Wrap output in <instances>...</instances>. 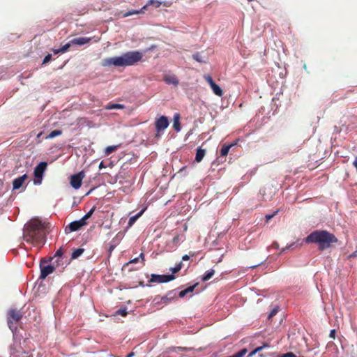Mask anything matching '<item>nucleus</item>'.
<instances>
[{
  "label": "nucleus",
  "instance_id": "49530a36",
  "mask_svg": "<svg viewBox=\"0 0 357 357\" xmlns=\"http://www.w3.org/2000/svg\"><path fill=\"white\" fill-rule=\"evenodd\" d=\"M186 294H187V292H186L185 289H183L178 293V296L180 298H183Z\"/></svg>",
  "mask_w": 357,
  "mask_h": 357
},
{
  "label": "nucleus",
  "instance_id": "2eb2a0df",
  "mask_svg": "<svg viewBox=\"0 0 357 357\" xmlns=\"http://www.w3.org/2000/svg\"><path fill=\"white\" fill-rule=\"evenodd\" d=\"M173 128L176 132L181 130L180 114L178 113H176L174 115Z\"/></svg>",
  "mask_w": 357,
  "mask_h": 357
},
{
  "label": "nucleus",
  "instance_id": "4c0bfd02",
  "mask_svg": "<svg viewBox=\"0 0 357 357\" xmlns=\"http://www.w3.org/2000/svg\"><path fill=\"white\" fill-rule=\"evenodd\" d=\"M52 56L51 54H47L43 61V64L47 63L49 61H50L52 60Z\"/></svg>",
  "mask_w": 357,
  "mask_h": 357
},
{
  "label": "nucleus",
  "instance_id": "13d9d810",
  "mask_svg": "<svg viewBox=\"0 0 357 357\" xmlns=\"http://www.w3.org/2000/svg\"><path fill=\"white\" fill-rule=\"evenodd\" d=\"M273 246H274L275 248H278L279 245L277 243H273Z\"/></svg>",
  "mask_w": 357,
  "mask_h": 357
},
{
  "label": "nucleus",
  "instance_id": "4d7b16f0",
  "mask_svg": "<svg viewBox=\"0 0 357 357\" xmlns=\"http://www.w3.org/2000/svg\"><path fill=\"white\" fill-rule=\"evenodd\" d=\"M135 356V353L134 352H130L125 357H133Z\"/></svg>",
  "mask_w": 357,
  "mask_h": 357
},
{
  "label": "nucleus",
  "instance_id": "a18cd8bd",
  "mask_svg": "<svg viewBox=\"0 0 357 357\" xmlns=\"http://www.w3.org/2000/svg\"><path fill=\"white\" fill-rule=\"evenodd\" d=\"M335 333H336L335 329L331 330L330 333H329V337L331 338L334 339L335 337Z\"/></svg>",
  "mask_w": 357,
  "mask_h": 357
},
{
  "label": "nucleus",
  "instance_id": "c03bdc74",
  "mask_svg": "<svg viewBox=\"0 0 357 357\" xmlns=\"http://www.w3.org/2000/svg\"><path fill=\"white\" fill-rule=\"evenodd\" d=\"M138 257H139L140 265H141L140 266H142L144 265V254L141 253Z\"/></svg>",
  "mask_w": 357,
  "mask_h": 357
},
{
  "label": "nucleus",
  "instance_id": "8fccbe9b",
  "mask_svg": "<svg viewBox=\"0 0 357 357\" xmlns=\"http://www.w3.org/2000/svg\"><path fill=\"white\" fill-rule=\"evenodd\" d=\"M189 259H190V256H188V255H185L182 257L183 261H188Z\"/></svg>",
  "mask_w": 357,
  "mask_h": 357
},
{
  "label": "nucleus",
  "instance_id": "603ef678",
  "mask_svg": "<svg viewBox=\"0 0 357 357\" xmlns=\"http://www.w3.org/2000/svg\"><path fill=\"white\" fill-rule=\"evenodd\" d=\"M53 52L54 54L62 53L61 52H60V48L53 50Z\"/></svg>",
  "mask_w": 357,
  "mask_h": 357
},
{
  "label": "nucleus",
  "instance_id": "f3484780",
  "mask_svg": "<svg viewBox=\"0 0 357 357\" xmlns=\"http://www.w3.org/2000/svg\"><path fill=\"white\" fill-rule=\"evenodd\" d=\"M236 144V143H231L229 145H224L220 150V155L226 156L228 154L229 149Z\"/></svg>",
  "mask_w": 357,
  "mask_h": 357
},
{
  "label": "nucleus",
  "instance_id": "393cba45",
  "mask_svg": "<svg viewBox=\"0 0 357 357\" xmlns=\"http://www.w3.org/2000/svg\"><path fill=\"white\" fill-rule=\"evenodd\" d=\"M142 213L143 211H141L136 215L131 216L128 220V226H132L135 222V221L139 218V216L142 214Z\"/></svg>",
  "mask_w": 357,
  "mask_h": 357
},
{
  "label": "nucleus",
  "instance_id": "bb28decb",
  "mask_svg": "<svg viewBox=\"0 0 357 357\" xmlns=\"http://www.w3.org/2000/svg\"><path fill=\"white\" fill-rule=\"evenodd\" d=\"M280 307L278 305H275L270 312L268 315V319H271L277 313L279 312Z\"/></svg>",
  "mask_w": 357,
  "mask_h": 357
},
{
  "label": "nucleus",
  "instance_id": "a19ab883",
  "mask_svg": "<svg viewBox=\"0 0 357 357\" xmlns=\"http://www.w3.org/2000/svg\"><path fill=\"white\" fill-rule=\"evenodd\" d=\"M137 263H140L139 257H135V258L132 259V260H130V261L127 264V265L132 264H137Z\"/></svg>",
  "mask_w": 357,
  "mask_h": 357
},
{
  "label": "nucleus",
  "instance_id": "58836bf2",
  "mask_svg": "<svg viewBox=\"0 0 357 357\" xmlns=\"http://www.w3.org/2000/svg\"><path fill=\"white\" fill-rule=\"evenodd\" d=\"M197 284H198L196 283V284H195L193 285H190V286L188 287L186 289H185L186 292H187V294L192 292Z\"/></svg>",
  "mask_w": 357,
  "mask_h": 357
},
{
  "label": "nucleus",
  "instance_id": "79ce46f5",
  "mask_svg": "<svg viewBox=\"0 0 357 357\" xmlns=\"http://www.w3.org/2000/svg\"><path fill=\"white\" fill-rule=\"evenodd\" d=\"M280 357H296V355L293 352H287L280 356Z\"/></svg>",
  "mask_w": 357,
  "mask_h": 357
},
{
  "label": "nucleus",
  "instance_id": "ea45409f",
  "mask_svg": "<svg viewBox=\"0 0 357 357\" xmlns=\"http://www.w3.org/2000/svg\"><path fill=\"white\" fill-rule=\"evenodd\" d=\"M261 351V349H259V347H257L256 349H255L254 350H252L248 355L247 357H252L254 355H255L257 353H258L259 351Z\"/></svg>",
  "mask_w": 357,
  "mask_h": 357
},
{
  "label": "nucleus",
  "instance_id": "c9c22d12",
  "mask_svg": "<svg viewBox=\"0 0 357 357\" xmlns=\"http://www.w3.org/2000/svg\"><path fill=\"white\" fill-rule=\"evenodd\" d=\"M279 210H276L273 213L271 214H267L265 215V218H266V220L268 222V220H270L271 219H272L278 213Z\"/></svg>",
  "mask_w": 357,
  "mask_h": 357
},
{
  "label": "nucleus",
  "instance_id": "c85d7f7f",
  "mask_svg": "<svg viewBox=\"0 0 357 357\" xmlns=\"http://www.w3.org/2000/svg\"><path fill=\"white\" fill-rule=\"evenodd\" d=\"M298 245V242H294V243L287 245L285 248H284L282 250L281 252H286L288 250L294 249V248L297 247Z\"/></svg>",
  "mask_w": 357,
  "mask_h": 357
},
{
  "label": "nucleus",
  "instance_id": "412c9836",
  "mask_svg": "<svg viewBox=\"0 0 357 357\" xmlns=\"http://www.w3.org/2000/svg\"><path fill=\"white\" fill-rule=\"evenodd\" d=\"M162 2L158 0H149L148 3L142 7L143 10H145L148 6L152 5L155 8H159Z\"/></svg>",
  "mask_w": 357,
  "mask_h": 357
},
{
  "label": "nucleus",
  "instance_id": "1a4fd4ad",
  "mask_svg": "<svg viewBox=\"0 0 357 357\" xmlns=\"http://www.w3.org/2000/svg\"><path fill=\"white\" fill-rule=\"evenodd\" d=\"M84 177L83 172L73 174L70 177V185L75 189H78L81 187L82 181Z\"/></svg>",
  "mask_w": 357,
  "mask_h": 357
},
{
  "label": "nucleus",
  "instance_id": "cd10ccee",
  "mask_svg": "<svg viewBox=\"0 0 357 357\" xmlns=\"http://www.w3.org/2000/svg\"><path fill=\"white\" fill-rule=\"evenodd\" d=\"M193 349L192 347H177L174 348V351L176 352L182 351V352H188Z\"/></svg>",
  "mask_w": 357,
  "mask_h": 357
},
{
  "label": "nucleus",
  "instance_id": "f8f14e48",
  "mask_svg": "<svg viewBox=\"0 0 357 357\" xmlns=\"http://www.w3.org/2000/svg\"><path fill=\"white\" fill-rule=\"evenodd\" d=\"M27 178V175L25 174H23L22 176L18 177V178H16L13 180V190H18L20 189L24 181Z\"/></svg>",
  "mask_w": 357,
  "mask_h": 357
},
{
  "label": "nucleus",
  "instance_id": "b1692460",
  "mask_svg": "<svg viewBox=\"0 0 357 357\" xmlns=\"http://www.w3.org/2000/svg\"><path fill=\"white\" fill-rule=\"evenodd\" d=\"M84 248H77L72 252L71 258L77 259L79 257H80L84 253Z\"/></svg>",
  "mask_w": 357,
  "mask_h": 357
},
{
  "label": "nucleus",
  "instance_id": "c756f323",
  "mask_svg": "<svg viewBox=\"0 0 357 357\" xmlns=\"http://www.w3.org/2000/svg\"><path fill=\"white\" fill-rule=\"evenodd\" d=\"M143 13V9L142 8L139 10H131V11H128L127 13H126L123 16L124 17H128V16H130L132 15H134V14H139V13Z\"/></svg>",
  "mask_w": 357,
  "mask_h": 357
},
{
  "label": "nucleus",
  "instance_id": "052dcab7",
  "mask_svg": "<svg viewBox=\"0 0 357 357\" xmlns=\"http://www.w3.org/2000/svg\"><path fill=\"white\" fill-rule=\"evenodd\" d=\"M91 190H91L89 192H87V193H86V195H89V193L91 192Z\"/></svg>",
  "mask_w": 357,
  "mask_h": 357
},
{
  "label": "nucleus",
  "instance_id": "de8ad7c7",
  "mask_svg": "<svg viewBox=\"0 0 357 357\" xmlns=\"http://www.w3.org/2000/svg\"><path fill=\"white\" fill-rule=\"evenodd\" d=\"M259 349H261V351L265 348H268L270 347V344H268V343H264L261 346L259 347Z\"/></svg>",
  "mask_w": 357,
  "mask_h": 357
},
{
  "label": "nucleus",
  "instance_id": "f704fd0d",
  "mask_svg": "<svg viewBox=\"0 0 357 357\" xmlns=\"http://www.w3.org/2000/svg\"><path fill=\"white\" fill-rule=\"evenodd\" d=\"M116 314L121 316H126L128 314L127 308H121L116 312Z\"/></svg>",
  "mask_w": 357,
  "mask_h": 357
},
{
  "label": "nucleus",
  "instance_id": "4be33fe9",
  "mask_svg": "<svg viewBox=\"0 0 357 357\" xmlns=\"http://www.w3.org/2000/svg\"><path fill=\"white\" fill-rule=\"evenodd\" d=\"M215 273V271L213 269H209L205 272V273L202 276L203 281H208L210 280Z\"/></svg>",
  "mask_w": 357,
  "mask_h": 357
},
{
  "label": "nucleus",
  "instance_id": "2f4dec72",
  "mask_svg": "<svg viewBox=\"0 0 357 357\" xmlns=\"http://www.w3.org/2000/svg\"><path fill=\"white\" fill-rule=\"evenodd\" d=\"M182 268V262H180L179 264H176L174 267L171 268L170 270L172 271V273H176L178 272Z\"/></svg>",
  "mask_w": 357,
  "mask_h": 357
},
{
  "label": "nucleus",
  "instance_id": "39448f33",
  "mask_svg": "<svg viewBox=\"0 0 357 357\" xmlns=\"http://www.w3.org/2000/svg\"><path fill=\"white\" fill-rule=\"evenodd\" d=\"M47 167V163L45 161H42L34 168L33 174L36 178L34 184L38 185L41 183V179Z\"/></svg>",
  "mask_w": 357,
  "mask_h": 357
},
{
  "label": "nucleus",
  "instance_id": "9b49d317",
  "mask_svg": "<svg viewBox=\"0 0 357 357\" xmlns=\"http://www.w3.org/2000/svg\"><path fill=\"white\" fill-rule=\"evenodd\" d=\"M176 296H177L176 289L171 290V291H168L166 295H165L164 296H162L161 298V302L162 303L167 304L169 302L174 300L175 298H176Z\"/></svg>",
  "mask_w": 357,
  "mask_h": 357
},
{
  "label": "nucleus",
  "instance_id": "0eeeda50",
  "mask_svg": "<svg viewBox=\"0 0 357 357\" xmlns=\"http://www.w3.org/2000/svg\"><path fill=\"white\" fill-rule=\"evenodd\" d=\"M44 263H46V261L42 260L40 264V275L39 278L42 280L46 278L54 271V267L53 266L50 264L44 265Z\"/></svg>",
  "mask_w": 357,
  "mask_h": 357
},
{
  "label": "nucleus",
  "instance_id": "864d4df0",
  "mask_svg": "<svg viewBox=\"0 0 357 357\" xmlns=\"http://www.w3.org/2000/svg\"><path fill=\"white\" fill-rule=\"evenodd\" d=\"M106 166L104 165V162L103 161L100 162V163L99 164V169H101L102 168H105Z\"/></svg>",
  "mask_w": 357,
  "mask_h": 357
},
{
  "label": "nucleus",
  "instance_id": "20e7f679",
  "mask_svg": "<svg viewBox=\"0 0 357 357\" xmlns=\"http://www.w3.org/2000/svg\"><path fill=\"white\" fill-rule=\"evenodd\" d=\"M22 317V314L20 311L16 310L15 309H10L8 312V326L14 332L17 330V326L14 325L13 321L15 323L18 322Z\"/></svg>",
  "mask_w": 357,
  "mask_h": 357
},
{
  "label": "nucleus",
  "instance_id": "9d476101",
  "mask_svg": "<svg viewBox=\"0 0 357 357\" xmlns=\"http://www.w3.org/2000/svg\"><path fill=\"white\" fill-rule=\"evenodd\" d=\"M83 226H84V225L82 223L80 219L73 221L68 226L66 227L65 232L66 234H68L73 231H78Z\"/></svg>",
  "mask_w": 357,
  "mask_h": 357
},
{
  "label": "nucleus",
  "instance_id": "680f3d73",
  "mask_svg": "<svg viewBox=\"0 0 357 357\" xmlns=\"http://www.w3.org/2000/svg\"><path fill=\"white\" fill-rule=\"evenodd\" d=\"M279 357H280V356H279Z\"/></svg>",
  "mask_w": 357,
  "mask_h": 357
},
{
  "label": "nucleus",
  "instance_id": "09e8293b",
  "mask_svg": "<svg viewBox=\"0 0 357 357\" xmlns=\"http://www.w3.org/2000/svg\"><path fill=\"white\" fill-rule=\"evenodd\" d=\"M357 257V250H355L354 252H352L349 256V258H354V257Z\"/></svg>",
  "mask_w": 357,
  "mask_h": 357
},
{
  "label": "nucleus",
  "instance_id": "7ed1b4c3",
  "mask_svg": "<svg viewBox=\"0 0 357 357\" xmlns=\"http://www.w3.org/2000/svg\"><path fill=\"white\" fill-rule=\"evenodd\" d=\"M304 241L306 243H317L319 250H324L330 248L332 243H337V238L326 230H315L311 232Z\"/></svg>",
  "mask_w": 357,
  "mask_h": 357
},
{
  "label": "nucleus",
  "instance_id": "6ab92c4d",
  "mask_svg": "<svg viewBox=\"0 0 357 357\" xmlns=\"http://www.w3.org/2000/svg\"><path fill=\"white\" fill-rule=\"evenodd\" d=\"M95 211V207H93L91 208L81 219L80 220L82 222V223L86 225V220L90 218L93 213Z\"/></svg>",
  "mask_w": 357,
  "mask_h": 357
},
{
  "label": "nucleus",
  "instance_id": "5fc2aeb1",
  "mask_svg": "<svg viewBox=\"0 0 357 357\" xmlns=\"http://www.w3.org/2000/svg\"><path fill=\"white\" fill-rule=\"evenodd\" d=\"M262 263H263V262H261V263H259V264H255V265H253V266H249L248 268H256V267L259 266V265H261Z\"/></svg>",
  "mask_w": 357,
  "mask_h": 357
},
{
  "label": "nucleus",
  "instance_id": "ddd939ff",
  "mask_svg": "<svg viewBox=\"0 0 357 357\" xmlns=\"http://www.w3.org/2000/svg\"><path fill=\"white\" fill-rule=\"evenodd\" d=\"M91 40V38L87 37H79L71 40V43L73 45L82 46L89 43Z\"/></svg>",
  "mask_w": 357,
  "mask_h": 357
},
{
  "label": "nucleus",
  "instance_id": "f257e3e1",
  "mask_svg": "<svg viewBox=\"0 0 357 357\" xmlns=\"http://www.w3.org/2000/svg\"><path fill=\"white\" fill-rule=\"evenodd\" d=\"M45 229V222L36 218L32 219L24 227L23 238L26 243L40 247L46 241Z\"/></svg>",
  "mask_w": 357,
  "mask_h": 357
},
{
  "label": "nucleus",
  "instance_id": "3c124183",
  "mask_svg": "<svg viewBox=\"0 0 357 357\" xmlns=\"http://www.w3.org/2000/svg\"><path fill=\"white\" fill-rule=\"evenodd\" d=\"M114 248H115V245H110L109 250H108L109 252L111 253L114 250Z\"/></svg>",
  "mask_w": 357,
  "mask_h": 357
},
{
  "label": "nucleus",
  "instance_id": "37998d69",
  "mask_svg": "<svg viewBox=\"0 0 357 357\" xmlns=\"http://www.w3.org/2000/svg\"><path fill=\"white\" fill-rule=\"evenodd\" d=\"M205 79L208 82V83L210 84V86L215 83V82L213 81L212 77L209 75L205 77Z\"/></svg>",
  "mask_w": 357,
  "mask_h": 357
},
{
  "label": "nucleus",
  "instance_id": "5701e85b",
  "mask_svg": "<svg viewBox=\"0 0 357 357\" xmlns=\"http://www.w3.org/2000/svg\"><path fill=\"white\" fill-rule=\"evenodd\" d=\"M125 107V106L123 105H121V104H118V103H112V104H109L107 106H105V109L107 110H112V109H123Z\"/></svg>",
  "mask_w": 357,
  "mask_h": 357
},
{
  "label": "nucleus",
  "instance_id": "a211bd4d",
  "mask_svg": "<svg viewBox=\"0 0 357 357\" xmlns=\"http://www.w3.org/2000/svg\"><path fill=\"white\" fill-rule=\"evenodd\" d=\"M211 87L213 90V92L216 95V96H218L220 97H221L223 94V92H222V90L221 89V87L216 84L215 83L213 84L212 85H211Z\"/></svg>",
  "mask_w": 357,
  "mask_h": 357
},
{
  "label": "nucleus",
  "instance_id": "4468645a",
  "mask_svg": "<svg viewBox=\"0 0 357 357\" xmlns=\"http://www.w3.org/2000/svg\"><path fill=\"white\" fill-rule=\"evenodd\" d=\"M164 81L167 84H172L175 86H178L179 82L175 75H167L164 77Z\"/></svg>",
  "mask_w": 357,
  "mask_h": 357
},
{
  "label": "nucleus",
  "instance_id": "423d86ee",
  "mask_svg": "<svg viewBox=\"0 0 357 357\" xmlns=\"http://www.w3.org/2000/svg\"><path fill=\"white\" fill-rule=\"evenodd\" d=\"M175 276L173 274L169 275H158L153 273L149 280V282L153 283H165L174 280Z\"/></svg>",
  "mask_w": 357,
  "mask_h": 357
},
{
  "label": "nucleus",
  "instance_id": "7c9ffc66",
  "mask_svg": "<svg viewBox=\"0 0 357 357\" xmlns=\"http://www.w3.org/2000/svg\"><path fill=\"white\" fill-rule=\"evenodd\" d=\"M71 45H73V44L71 43V40H70L68 43H67L60 48V52H61L62 53L66 52V51H68V50L70 48Z\"/></svg>",
  "mask_w": 357,
  "mask_h": 357
},
{
  "label": "nucleus",
  "instance_id": "a878e982",
  "mask_svg": "<svg viewBox=\"0 0 357 357\" xmlns=\"http://www.w3.org/2000/svg\"><path fill=\"white\" fill-rule=\"evenodd\" d=\"M62 133L61 130H54L50 132V134L47 136V139H53L57 136L61 135Z\"/></svg>",
  "mask_w": 357,
  "mask_h": 357
},
{
  "label": "nucleus",
  "instance_id": "bf43d9fd",
  "mask_svg": "<svg viewBox=\"0 0 357 357\" xmlns=\"http://www.w3.org/2000/svg\"><path fill=\"white\" fill-rule=\"evenodd\" d=\"M303 68H304L305 69H306V68H307V67H306V65H305V64H304Z\"/></svg>",
  "mask_w": 357,
  "mask_h": 357
},
{
  "label": "nucleus",
  "instance_id": "aec40b11",
  "mask_svg": "<svg viewBox=\"0 0 357 357\" xmlns=\"http://www.w3.org/2000/svg\"><path fill=\"white\" fill-rule=\"evenodd\" d=\"M185 240L183 234H178L173 238V243L177 246Z\"/></svg>",
  "mask_w": 357,
  "mask_h": 357
},
{
  "label": "nucleus",
  "instance_id": "f03ea898",
  "mask_svg": "<svg viewBox=\"0 0 357 357\" xmlns=\"http://www.w3.org/2000/svg\"><path fill=\"white\" fill-rule=\"evenodd\" d=\"M143 54L139 51L127 52L119 56L103 59L101 65L103 67L114 66L116 67L133 66L142 59Z\"/></svg>",
  "mask_w": 357,
  "mask_h": 357
},
{
  "label": "nucleus",
  "instance_id": "473e14b6",
  "mask_svg": "<svg viewBox=\"0 0 357 357\" xmlns=\"http://www.w3.org/2000/svg\"><path fill=\"white\" fill-rule=\"evenodd\" d=\"M117 149V146H109L105 149V153L109 155Z\"/></svg>",
  "mask_w": 357,
  "mask_h": 357
},
{
  "label": "nucleus",
  "instance_id": "6e6d98bb",
  "mask_svg": "<svg viewBox=\"0 0 357 357\" xmlns=\"http://www.w3.org/2000/svg\"><path fill=\"white\" fill-rule=\"evenodd\" d=\"M354 166L356 167L357 170V156L355 158L354 161L353 162Z\"/></svg>",
  "mask_w": 357,
  "mask_h": 357
},
{
  "label": "nucleus",
  "instance_id": "e433bc0d",
  "mask_svg": "<svg viewBox=\"0 0 357 357\" xmlns=\"http://www.w3.org/2000/svg\"><path fill=\"white\" fill-rule=\"evenodd\" d=\"M63 250H62V248H60L59 250H57V251L55 252L54 254V258L55 257H57V258H61L62 256H63Z\"/></svg>",
  "mask_w": 357,
  "mask_h": 357
},
{
  "label": "nucleus",
  "instance_id": "6e6552de",
  "mask_svg": "<svg viewBox=\"0 0 357 357\" xmlns=\"http://www.w3.org/2000/svg\"><path fill=\"white\" fill-rule=\"evenodd\" d=\"M169 124L168 118L165 116H161L155 121V130L158 132L163 131L169 126Z\"/></svg>",
  "mask_w": 357,
  "mask_h": 357
},
{
  "label": "nucleus",
  "instance_id": "72a5a7b5",
  "mask_svg": "<svg viewBox=\"0 0 357 357\" xmlns=\"http://www.w3.org/2000/svg\"><path fill=\"white\" fill-rule=\"evenodd\" d=\"M192 58L197 62H199V63L204 62V60L202 59V56L199 54V53H195V54H192Z\"/></svg>",
  "mask_w": 357,
  "mask_h": 357
},
{
  "label": "nucleus",
  "instance_id": "dca6fc26",
  "mask_svg": "<svg viewBox=\"0 0 357 357\" xmlns=\"http://www.w3.org/2000/svg\"><path fill=\"white\" fill-rule=\"evenodd\" d=\"M205 153L206 151L204 149H202L201 147H199L196 151L195 161L197 162H200L202 160L203 158L204 157Z\"/></svg>",
  "mask_w": 357,
  "mask_h": 357
}]
</instances>
